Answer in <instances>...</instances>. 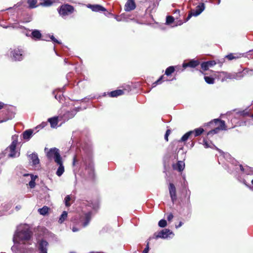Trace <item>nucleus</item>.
<instances>
[{
    "instance_id": "nucleus-1",
    "label": "nucleus",
    "mask_w": 253,
    "mask_h": 253,
    "mask_svg": "<svg viewBox=\"0 0 253 253\" xmlns=\"http://www.w3.org/2000/svg\"><path fill=\"white\" fill-rule=\"evenodd\" d=\"M32 233L27 225H20L17 229L13 238L14 245L11 247L13 253H32L33 249L27 248L31 245Z\"/></svg>"
},
{
    "instance_id": "nucleus-2",
    "label": "nucleus",
    "mask_w": 253,
    "mask_h": 253,
    "mask_svg": "<svg viewBox=\"0 0 253 253\" xmlns=\"http://www.w3.org/2000/svg\"><path fill=\"white\" fill-rule=\"evenodd\" d=\"M44 151L46 152V156L47 159L50 161L53 160L57 165L58 166L56 174L57 176H61L64 173L65 169L63 165V161L60 155L59 150L55 147L50 148L49 150L47 148H45Z\"/></svg>"
},
{
    "instance_id": "nucleus-3",
    "label": "nucleus",
    "mask_w": 253,
    "mask_h": 253,
    "mask_svg": "<svg viewBox=\"0 0 253 253\" xmlns=\"http://www.w3.org/2000/svg\"><path fill=\"white\" fill-rule=\"evenodd\" d=\"M12 140L11 144L5 150L4 153L8 157H17L20 155V151L16 148L18 144V135H12Z\"/></svg>"
},
{
    "instance_id": "nucleus-4",
    "label": "nucleus",
    "mask_w": 253,
    "mask_h": 253,
    "mask_svg": "<svg viewBox=\"0 0 253 253\" xmlns=\"http://www.w3.org/2000/svg\"><path fill=\"white\" fill-rule=\"evenodd\" d=\"M10 56L12 60L14 61H21L24 57V51L22 48L19 47L11 48L10 49Z\"/></svg>"
},
{
    "instance_id": "nucleus-5",
    "label": "nucleus",
    "mask_w": 253,
    "mask_h": 253,
    "mask_svg": "<svg viewBox=\"0 0 253 253\" xmlns=\"http://www.w3.org/2000/svg\"><path fill=\"white\" fill-rule=\"evenodd\" d=\"M249 70L246 69H244L243 72H239V73H222V75L225 74L226 76V79H235L237 80H240L242 79L245 75L248 73Z\"/></svg>"
},
{
    "instance_id": "nucleus-6",
    "label": "nucleus",
    "mask_w": 253,
    "mask_h": 253,
    "mask_svg": "<svg viewBox=\"0 0 253 253\" xmlns=\"http://www.w3.org/2000/svg\"><path fill=\"white\" fill-rule=\"evenodd\" d=\"M74 10V8L73 6L68 5L65 4L62 5L59 10V13L62 16H65L72 14Z\"/></svg>"
},
{
    "instance_id": "nucleus-7",
    "label": "nucleus",
    "mask_w": 253,
    "mask_h": 253,
    "mask_svg": "<svg viewBox=\"0 0 253 253\" xmlns=\"http://www.w3.org/2000/svg\"><path fill=\"white\" fill-rule=\"evenodd\" d=\"M77 110L75 109L71 110L70 111H66L63 115L60 114L59 117L64 121H68L70 119L73 118L77 112Z\"/></svg>"
},
{
    "instance_id": "nucleus-8",
    "label": "nucleus",
    "mask_w": 253,
    "mask_h": 253,
    "mask_svg": "<svg viewBox=\"0 0 253 253\" xmlns=\"http://www.w3.org/2000/svg\"><path fill=\"white\" fill-rule=\"evenodd\" d=\"M92 212L89 211L82 216L80 218V221L82 226L83 227H86L89 224L91 218Z\"/></svg>"
},
{
    "instance_id": "nucleus-9",
    "label": "nucleus",
    "mask_w": 253,
    "mask_h": 253,
    "mask_svg": "<svg viewBox=\"0 0 253 253\" xmlns=\"http://www.w3.org/2000/svg\"><path fill=\"white\" fill-rule=\"evenodd\" d=\"M174 234L169 229H164L159 232L157 234H155L156 239L158 238H163L166 239L168 237H170V235Z\"/></svg>"
},
{
    "instance_id": "nucleus-10",
    "label": "nucleus",
    "mask_w": 253,
    "mask_h": 253,
    "mask_svg": "<svg viewBox=\"0 0 253 253\" xmlns=\"http://www.w3.org/2000/svg\"><path fill=\"white\" fill-rule=\"evenodd\" d=\"M169 192L171 197V201L173 203L176 200V189L173 184L169 183Z\"/></svg>"
},
{
    "instance_id": "nucleus-11",
    "label": "nucleus",
    "mask_w": 253,
    "mask_h": 253,
    "mask_svg": "<svg viewBox=\"0 0 253 253\" xmlns=\"http://www.w3.org/2000/svg\"><path fill=\"white\" fill-rule=\"evenodd\" d=\"M87 7L94 12L105 11L106 10L105 8L99 4H88Z\"/></svg>"
},
{
    "instance_id": "nucleus-12",
    "label": "nucleus",
    "mask_w": 253,
    "mask_h": 253,
    "mask_svg": "<svg viewBox=\"0 0 253 253\" xmlns=\"http://www.w3.org/2000/svg\"><path fill=\"white\" fill-rule=\"evenodd\" d=\"M205 6L204 3H201L196 7V9L192 11V14L194 16H197L200 15L205 9Z\"/></svg>"
},
{
    "instance_id": "nucleus-13",
    "label": "nucleus",
    "mask_w": 253,
    "mask_h": 253,
    "mask_svg": "<svg viewBox=\"0 0 253 253\" xmlns=\"http://www.w3.org/2000/svg\"><path fill=\"white\" fill-rule=\"evenodd\" d=\"M136 7L134 0H127L125 5V10L126 11H130L134 9Z\"/></svg>"
},
{
    "instance_id": "nucleus-14",
    "label": "nucleus",
    "mask_w": 253,
    "mask_h": 253,
    "mask_svg": "<svg viewBox=\"0 0 253 253\" xmlns=\"http://www.w3.org/2000/svg\"><path fill=\"white\" fill-rule=\"evenodd\" d=\"M236 170H237L239 169L247 174H253L252 169L248 166L243 167L242 165H239L238 166L236 165Z\"/></svg>"
},
{
    "instance_id": "nucleus-15",
    "label": "nucleus",
    "mask_w": 253,
    "mask_h": 253,
    "mask_svg": "<svg viewBox=\"0 0 253 253\" xmlns=\"http://www.w3.org/2000/svg\"><path fill=\"white\" fill-rule=\"evenodd\" d=\"M216 64V62L214 60L208 61L203 62L201 65V68L204 71L208 70L210 67H212Z\"/></svg>"
},
{
    "instance_id": "nucleus-16",
    "label": "nucleus",
    "mask_w": 253,
    "mask_h": 253,
    "mask_svg": "<svg viewBox=\"0 0 253 253\" xmlns=\"http://www.w3.org/2000/svg\"><path fill=\"white\" fill-rule=\"evenodd\" d=\"M48 245V243L45 240H42L40 242L39 249L40 253H47V247Z\"/></svg>"
},
{
    "instance_id": "nucleus-17",
    "label": "nucleus",
    "mask_w": 253,
    "mask_h": 253,
    "mask_svg": "<svg viewBox=\"0 0 253 253\" xmlns=\"http://www.w3.org/2000/svg\"><path fill=\"white\" fill-rule=\"evenodd\" d=\"M200 64V62L197 60L192 59L188 63H183L182 64V67L184 68L189 67L191 68H195L199 65Z\"/></svg>"
},
{
    "instance_id": "nucleus-18",
    "label": "nucleus",
    "mask_w": 253,
    "mask_h": 253,
    "mask_svg": "<svg viewBox=\"0 0 253 253\" xmlns=\"http://www.w3.org/2000/svg\"><path fill=\"white\" fill-rule=\"evenodd\" d=\"M30 160L31 161L33 165L36 166L39 164L40 160L38 158V155L36 153H33L29 155Z\"/></svg>"
},
{
    "instance_id": "nucleus-19",
    "label": "nucleus",
    "mask_w": 253,
    "mask_h": 253,
    "mask_svg": "<svg viewBox=\"0 0 253 253\" xmlns=\"http://www.w3.org/2000/svg\"><path fill=\"white\" fill-rule=\"evenodd\" d=\"M62 120L61 118L58 117H54L48 119V122H49L51 127L52 128H55L56 127L58 124V119Z\"/></svg>"
},
{
    "instance_id": "nucleus-20",
    "label": "nucleus",
    "mask_w": 253,
    "mask_h": 253,
    "mask_svg": "<svg viewBox=\"0 0 253 253\" xmlns=\"http://www.w3.org/2000/svg\"><path fill=\"white\" fill-rule=\"evenodd\" d=\"M31 38L36 40H40L42 38V34L38 30H34L31 33Z\"/></svg>"
},
{
    "instance_id": "nucleus-21",
    "label": "nucleus",
    "mask_w": 253,
    "mask_h": 253,
    "mask_svg": "<svg viewBox=\"0 0 253 253\" xmlns=\"http://www.w3.org/2000/svg\"><path fill=\"white\" fill-rule=\"evenodd\" d=\"M215 125L219 124V126L218 127H219L220 130H226V126L225 125V122L222 120H220L219 119H214L213 121Z\"/></svg>"
},
{
    "instance_id": "nucleus-22",
    "label": "nucleus",
    "mask_w": 253,
    "mask_h": 253,
    "mask_svg": "<svg viewBox=\"0 0 253 253\" xmlns=\"http://www.w3.org/2000/svg\"><path fill=\"white\" fill-rule=\"evenodd\" d=\"M33 130L32 129H28L25 131L23 133V138L26 140H29L32 136Z\"/></svg>"
},
{
    "instance_id": "nucleus-23",
    "label": "nucleus",
    "mask_w": 253,
    "mask_h": 253,
    "mask_svg": "<svg viewBox=\"0 0 253 253\" xmlns=\"http://www.w3.org/2000/svg\"><path fill=\"white\" fill-rule=\"evenodd\" d=\"M185 164L183 161H178L176 165L173 166V169L181 171L183 170Z\"/></svg>"
},
{
    "instance_id": "nucleus-24",
    "label": "nucleus",
    "mask_w": 253,
    "mask_h": 253,
    "mask_svg": "<svg viewBox=\"0 0 253 253\" xmlns=\"http://www.w3.org/2000/svg\"><path fill=\"white\" fill-rule=\"evenodd\" d=\"M204 130L202 128H196L193 130H191L190 132H192V136L194 135V137H197L200 135L203 132Z\"/></svg>"
},
{
    "instance_id": "nucleus-25",
    "label": "nucleus",
    "mask_w": 253,
    "mask_h": 253,
    "mask_svg": "<svg viewBox=\"0 0 253 253\" xmlns=\"http://www.w3.org/2000/svg\"><path fill=\"white\" fill-rule=\"evenodd\" d=\"M124 94V91L121 89L116 90L110 92L109 95L111 97H115Z\"/></svg>"
},
{
    "instance_id": "nucleus-26",
    "label": "nucleus",
    "mask_w": 253,
    "mask_h": 253,
    "mask_svg": "<svg viewBox=\"0 0 253 253\" xmlns=\"http://www.w3.org/2000/svg\"><path fill=\"white\" fill-rule=\"evenodd\" d=\"M30 174H24V176H29ZM30 176L31 177V181L29 182V186L31 188H33L34 187H35V185H36V183H35V179L37 177V176H35L34 177V176L33 175H30Z\"/></svg>"
},
{
    "instance_id": "nucleus-27",
    "label": "nucleus",
    "mask_w": 253,
    "mask_h": 253,
    "mask_svg": "<svg viewBox=\"0 0 253 253\" xmlns=\"http://www.w3.org/2000/svg\"><path fill=\"white\" fill-rule=\"evenodd\" d=\"M54 2V0H43V1L40 3V5L44 7H48L52 5Z\"/></svg>"
},
{
    "instance_id": "nucleus-28",
    "label": "nucleus",
    "mask_w": 253,
    "mask_h": 253,
    "mask_svg": "<svg viewBox=\"0 0 253 253\" xmlns=\"http://www.w3.org/2000/svg\"><path fill=\"white\" fill-rule=\"evenodd\" d=\"M192 136V132L188 131L184 134L178 142H185Z\"/></svg>"
},
{
    "instance_id": "nucleus-29",
    "label": "nucleus",
    "mask_w": 253,
    "mask_h": 253,
    "mask_svg": "<svg viewBox=\"0 0 253 253\" xmlns=\"http://www.w3.org/2000/svg\"><path fill=\"white\" fill-rule=\"evenodd\" d=\"M70 201H74L73 198L70 195H67L64 199V202L66 207H69L71 205Z\"/></svg>"
},
{
    "instance_id": "nucleus-30",
    "label": "nucleus",
    "mask_w": 253,
    "mask_h": 253,
    "mask_svg": "<svg viewBox=\"0 0 253 253\" xmlns=\"http://www.w3.org/2000/svg\"><path fill=\"white\" fill-rule=\"evenodd\" d=\"M37 0H27V3L30 8H34L37 7Z\"/></svg>"
},
{
    "instance_id": "nucleus-31",
    "label": "nucleus",
    "mask_w": 253,
    "mask_h": 253,
    "mask_svg": "<svg viewBox=\"0 0 253 253\" xmlns=\"http://www.w3.org/2000/svg\"><path fill=\"white\" fill-rule=\"evenodd\" d=\"M241 54H234V53H230L227 55L226 56V58H227L229 60H231L234 59H237L241 57Z\"/></svg>"
},
{
    "instance_id": "nucleus-32",
    "label": "nucleus",
    "mask_w": 253,
    "mask_h": 253,
    "mask_svg": "<svg viewBox=\"0 0 253 253\" xmlns=\"http://www.w3.org/2000/svg\"><path fill=\"white\" fill-rule=\"evenodd\" d=\"M68 213L66 211H63L62 214L60 215V218L59 219L58 222L60 223H63L64 220L67 217Z\"/></svg>"
},
{
    "instance_id": "nucleus-33",
    "label": "nucleus",
    "mask_w": 253,
    "mask_h": 253,
    "mask_svg": "<svg viewBox=\"0 0 253 253\" xmlns=\"http://www.w3.org/2000/svg\"><path fill=\"white\" fill-rule=\"evenodd\" d=\"M204 79L208 84H213L214 83V79L211 77L205 76Z\"/></svg>"
},
{
    "instance_id": "nucleus-34",
    "label": "nucleus",
    "mask_w": 253,
    "mask_h": 253,
    "mask_svg": "<svg viewBox=\"0 0 253 253\" xmlns=\"http://www.w3.org/2000/svg\"><path fill=\"white\" fill-rule=\"evenodd\" d=\"M39 213L43 215H45L48 211V208L46 206H44L43 208L38 210Z\"/></svg>"
},
{
    "instance_id": "nucleus-35",
    "label": "nucleus",
    "mask_w": 253,
    "mask_h": 253,
    "mask_svg": "<svg viewBox=\"0 0 253 253\" xmlns=\"http://www.w3.org/2000/svg\"><path fill=\"white\" fill-rule=\"evenodd\" d=\"M174 71V68L173 66H169L167 68L165 71V74L167 76L170 75Z\"/></svg>"
},
{
    "instance_id": "nucleus-36",
    "label": "nucleus",
    "mask_w": 253,
    "mask_h": 253,
    "mask_svg": "<svg viewBox=\"0 0 253 253\" xmlns=\"http://www.w3.org/2000/svg\"><path fill=\"white\" fill-rule=\"evenodd\" d=\"M89 207H91L94 210H97L99 207V204L98 202H95L94 203H89Z\"/></svg>"
},
{
    "instance_id": "nucleus-37",
    "label": "nucleus",
    "mask_w": 253,
    "mask_h": 253,
    "mask_svg": "<svg viewBox=\"0 0 253 253\" xmlns=\"http://www.w3.org/2000/svg\"><path fill=\"white\" fill-rule=\"evenodd\" d=\"M222 73H227V72H221L219 73L218 78H219V79H220L221 80V81L222 82H223L226 81L227 80V79H226L227 76H226L225 74L222 75Z\"/></svg>"
},
{
    "instance_id": "nucleus-38",
    "label": "nucleus",
    "mask_w": 253,
    "mask_h": 253,
    "mask_svg": "<svg viewBox=\"0 0 253 253\" xmlns=\"http://www.w3.org/2000/svg\"><path fill=\"white\" fill-rule=\"evenodd\" d=\"M174 21V18L171 16H168L166 18V24L169 25Z\"/></svg>"
},
{
    "instance_id": "nucleus-39",
    "label": "nucleus",
    "mask_w": 253,
    "mask_h": 253,
    "mask_svg": "<svg viewBox=\"0 0 253 253\" xmlns=\"http://www.w3.org/2000/svg\"><path fill=\"white\" fill-rule=\"evenodd\" d=\"M219 130H220L219 129V127H216L214 129H212L209 132H208V135H213L214 134L217 133Z\"/></svg>"
},
{
    "instance_id": "nucleus-40",
    "label": "nucleus",
    "mask_w": 253,
    "mask_h": 253,
    "mask_svg": "<svg viewBox=\"0 0 253 253\" xmlns=\"http://www.w3.org/2000/svg\"><path fill=\"white\" fill-rule=\"evenodd\" d=\"M158 225L161 227H165L167 225V221L165 219H161L159 221Z\"/></svg>"
},
{
    "instance_id": "nucleus-41",
    "label": "nucleus",
    "mask_w": 253,
    "mask_h": 253,
    "mask_svg": "<svg viewBox=\"0 0 253 253\" xmlns=\"http://www.w3.org/2000/svg\"><path fill=\"white\" fill-rule=\"evenodd\" d=\"M49 38L51 39V40L54 42L58 44H60L61 42H59L58 40H57L56 39L54 38V37L53 35L49 36Z\"/></svg>"
},
{
    "instance_id": "nucleus-42",
    "label": "nucleus",
    "mask_w": 253,
    "mask_h": 253,
    "mask_svg": "<svg viewBox=\"0 0 253 253\" xmlns=\"http://www.w3.org/2000/svg\"><path fill=\"white\" fill-rule=\"evenodd\" d=\"M170 129H168L167 131H166V132L165 133V139L167 141H168L169 140V138H168V137L169 136V135L170 134Z\"/></svg>"
},
{
    "instance_id": "nucleus-43",
    "label": "nucleus",
    "mask_w": 253,
    "mask_h": 253,
    "mask_svg": "<svg viewBox=\"0 0 253 253\" xmlns=\"http://www.w3.org/2000/svg\"><path fill=\"white\" fill-rule=\"evenodd\" d=\"M86 168L90 171H93V165L92 163L89 164V165L86 166Z\"/></svg>"
},
{
    "instance_id": "nucleus-44",
    "label": "nucleus",
    "mask_w": 253,
    "mask_h": 253,
    "mask_svg": "<svg viewBox=\"0 0 253 253\" xmlns=\"http://www.w3.org/2000/svg\"><path fill=\"white\" fill-rule=\"evenodd\" d=\"M149 251V243H147V246L142 253H148Z\"/></svg>"
},
{
    "instance_id": "nucleus-45",
    "label": "nucleus",
    "mask_w": 253,
    "mask_h": 253,
    "mask_svg": "<svg viewBox=\"0 0 253 253\" xmlns=\"http://www.w3.org/2000/svg\"><path fill=\"white\" fill-rule=\"evenodd\" d=\"M173 217V215L171 213H169L168 214L167 219L168 221H170Z\"/></svg>"
},
{
    "instance_id": "nucleus-46",
    "label": "nucleus",
    "mask_w": 253,
    "mask_h": 253,
    "mask_svg": "<svg viewBox=\"0 0 253 253\" xmlns=\"http://www.w3.org/2000/svg\"><path fill=\"white\" fill-rule=\"evenodd\" d=\"M163 78V76H161L159 79H158L157 81H156L154 84H153V86H155L156 84H159L161 83V80H162V79Z\"/></svg>"
},
{
    "instance_id": "nucleus-47",
    "label": "nucleus",
    "mask_w": 253,
    "mask_h": 253,
    "mask_svg": "<svg viewBox=\"0 0 253 253\" xmlns=\"http://www.w3.org/2000/svg\"><path fill=\"white\" fill-rule=\"evenodd\" d=\"M243 183L246 185L248 187H249L251 190H253V187H252L249 185H248L247 183H246V182L245 180H244L243 181ZM252 184L253 185V179L252 180Z\"/></svg>"
},
{
    "instance_id": "nucleus-48",
    "label": "nucleus",
    "mask_w": 253,
    "mask_h": 253,
    "mask_svg": "<svg viewBox=\"0 0 253 253\" xmlns=\"http://www.w3.org/2000/svg\"><path fill=\"white\" fill-rule=\"evenodd\" d=\"M204 145L206 148L210 147V146L209 145L208 142L206 141V140L204 141Z\"/></svg>"
},
{
    "instance_id": "nucleus-49",
    "label": "nucleus",
    "mask_w": 253,
    "mask_h": 253,
    "mask_svg": "<svg viewBox=\"0 0 253 253\" xmlns=\"http://www.w3.org/2000/svg\"><path fill=\"white\" fill-rule=\"evenodd\" d=\"M239 113L240 114V115L243 116H246L248 114L247 112H245V111L240 112H239Z\"/></svg>"
},
{
    "instance_id": "nucleus-50",
    "label": "nucleus",
    "mask_w": 253,
    "mask_h": 253,
    "mask_svg": "<svg viewBox=\"0 0 253 253\" xmlns=\"http://www.w3.org/2000/svg\"><path fill=\"white\" fill-rule=\"evenodd\" d=\"M183 224V223L182 221H180L178 225H175V228H178L180 227Z\"/></svg>"
},
{
    "instance_id": "nucleus-51",
    "label": "nucleus",
    "mask_w": 253,
    "mask_h": 253,
    "mask_svg": "<svg viewBox=\"0 0 253 253\" xmlns=\"http://www.w3.org/2000/svg\"><path fill=\"white\" fill-rule=\"evenodd\" d=\"M80 230L79 228H77L76 227H73L72 228V231L74 232H77L79 230Z\"/></svg>"
},
{
    "instance_id": "nucleus-52",
    "label": "nucleus",
    "mask_w": 253,
    "mask_h": 253,
    "mask_svg": "<svg viewBox=\"0 0 253 253\" xmlns=\"http://www.w3.org/2000/svg\"><path fill=\"white\" fill-rule=\"evenodd\" d=\"M193 16V14H192V12H191L189 14H188V17H187V19H186V21H188V20H189L190 19V18Z\"/></svg>"
},
{
    "instance_id": "nucleus-53",
    "label": "nucleus",
    "mask_w": 253,
    "mask_h": 253,
    "mask_svg": "<svg viewBox=\"0 0 253 253\" xmlns=\"http://www.w3.org/2000/svg\"><path fill=\"white\" fill-rule=\"evenodd\" d=\"M55 98L57 100H60L62 98V97L60 94L58 96L57 94H56L55 95Z\"/></svg>"
},
{
    "instance_id": "nucleus-54",
    "label": "nucleus",
    "mask_w": 253,
    "mask_h": 253,
    "mask_svg": "<svg viewBox=\"0 0 253 253\" xmlns=\"http://www.w3.org/2000/svg\"><path fill=\"white\" fill-rule=\"evenodd\" d=\"M4 105V104L3 102H0V109H2Z\"/></svg>"
},
{
    "instance_id": "nucleus-55",
    "label": "nucleus",
    "mask_w": 253,
    "mask_h": 253,
    "mask_svg": "<svg viewBox=\"0 0 253 253\" xmlns=\"http://www.w3.org/2000/svg\"><path fill=\"white\" fill-rule=\"evenodd\" d=\"M8 120V119H5L1 120H0V123H3V122H6Z\"/></svg>"
},
{
    "instance_id": "nucleus-56",
    "label": "nucleus",
    "mask_w": 253,
    "mask_h": 253,
    "mask_svg": "<svg viewBox=\"0 0 253 253\" xmlns=\"http://www.w3.org/2000/svg\"><path fill=\"white\" fill-rule=\"evenodd\" d=\"M76 162V157L75 156V157H74V159H73V166H75V165Z\"/></svg>"
},
{
    "instance_id": "nucleus-57",
    "label": "nucleus",
    "mask_w": 253,
    "mask_h": 253,
    "mask_svg": "<svg viewBox=\"0 0 253 253\" xmlns=\"http://www.w3.org/2000/svg\"><path fill=\"white\" fill-rule=\"evenodd\" d=\"M15 209L17 210V211L20 210L21 209V206H17L16 207H15Z\"/></svg>"
},
{
    "instance_id": "nucleus-58",
    "label": "nucleus",
    "mask_w": 253,
    "mask_h": 253,
    "mask_svg": "<svg viewBox=\"0 0 253 253\" xmlns=\"http://www.w3.org/2000/svg\"><path fill=\"white\" fill-rule=\"evenodd\" d=\"M46 125V123H42V124H41V126H42V127H43Z\"/></svg>"
},
{
    "instance_id": "nucleus-59",
    "label": "nucleus",
    "mask_w": 253,
    "mask_h": 253,
    "mask_svg": "<svg viewBox=\"0 0 253 253\" xmlns=\"http://www.w3.org/2000/svg\"><path fill=\"white\" fill-rule=\"evenodd\" d=\"M194 145V142H192V144H191V146L193 147Z\"/></svg>"
},
{
    "instance_id": "nucleus-60",
    "label": "nucleus",
    "mask_w": 253,
    "mask_h": 253,
    "mask_svg": "<svg viewBox=\"0 0 253 253\" xmlns=\"http://www.w3.org/2000/svg\"><path fill=\"white\" fill-rule=\"evenodd\" d=\"M116 20H117V21H120V19H119V18H116Z\"/></svg>"
},
{
    "instance_id": "nucleus-61",
    "label": "nucleus",
    "mask_w": 253,
    "mask_h": 253,
    "mask_svg": "<svg viewBox=\"0 0 253 253\" xmlns=\"http://www.w3.org/2000/svg\"><path fill=\"white\" fill-rule=\"evenodd\" d=\"M200 72H201V73H202V74H204V75H205V74H204L202 71H200Z\"/></svg>"
},
{
    "instance_id": "nucleus-62",
    "label": "nucleus",
    "mask_w": 253,
    "mask_h": 253,
    "mask_svg": "<svg viewBox=\"0 0 253 253\" xmlns=\"http://www.w3.org/2000/svg\"><path fill=\"white\" fill-rule=\"evenodd\" d=\"M56 91V90L54 91L53 92V93L54 94L55 93Z\"/></svg>"
},
{
    "instance_id": "nucleus-63",
    "label": "nucleus",
    "mask_w": 253,
    "mask_h": 253,
    "mask_svg": "<svg viewBox=\"0 0 253 253\" xmlns=\"http://www.w3.org/2000/svg\"><path fill=\"white\" fill-rule=\"evenodd\" d=\"M43 40H45V41H49L48 40L46 39H43Z\"/></svg>"
},
{
    "instance_id": "nucleus-64",
    "label": "nucleus",
    "mask_w": 253,
    "mask_h": 253,
    "mask_svg": "<svg viewBox=\"0 0 253 253\" xmlns=\"http://www.w3.org/2000/svg\"><path fill=\"white\" fill-rule=\"evenodd\" d=\"M64 62H65V63H66V62H67V61H66V59L64 60Z\"/></svg>"
}]
</instances>
